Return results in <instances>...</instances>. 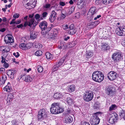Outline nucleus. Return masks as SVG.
I'll list each match as a JSON object with an SVG mask.
<instances>
[{"mask_svg":"<svg viewBox=\"0 0 125 125\" xmlns=\"http://www.w3.org/2000/svg\"><path fill=\"white\" fill-rule=\"evenodd\" d=\"M50 109L51 113L55 114L62 113L64 111L63 108L60 107V104L58 103H52Z\"/></svg>","mask_w":125,"mask_h":125,"instance_id":"obj_1","label":"nucleus"},{"mask_svg":"<svg viewBox=\"0 0 125 125\" xmlns=\"http://www.w3.org/2000/svg\"><path fill=\"white\" fill-rule=\"evenodd\" d=\"M47 23L45 21H43L40 23L39 26L42 30V34L45 35L51 30V28L48 27Z\"/></svg>","mask_w":125,"mask_h":125,"instance_id":"obj_2","label":"nucleus"},{"mask_svg":"<svg viewBox=\"0 0 125 125\" xmlns=\"http://www.w3.org/2000/svg\"><path fill=\"white\" fill-rule=\"evenodd\" d=\"M93 79L96 82H100L104 79V76L102 72L96 71L93 72L92 75Z\"/></svg>","mask_w":125,"mask_h":125,"instance_id":"obj_3","label":"nucleus"},{"mask_svg":"<svg viewBox=\"0 0 125 125\" xmlns=\"http://www.w3.org/2000/svg\"><path fill=\"white\" fill-rule=\"evenodd\" d=\"M33 14L30 15H29V21H26L25 22L24 24L25 27H26L27 25H28L30 27H31L32 25H33V26H34V27L36 26L37 25V24L35 23H34V22L35 19L34 18H33Z\"/></svg>","mask_w":125,"mask_h":125,"instance_id":"obj_4","label":"nucleus"},{"mask_svg":"<svg viewBox=\"0 0 125 125\" xmlns=\"http://www.w3.org/2000/svg\"><path fill=\"white\" fill-rule=\"evenodd\" d=\"M98 112L96 113L91 118L90 123L92 125H95L98 124L100 121V119L98 116L97 115Z\"/></svg>","mask_w":125,"mask_h":125,"instance_id":"obj_5","label":"nucleus"},{"mask_svg":"<svg viewBox=\"0 0 125 125\" xmlns=\"http://www.w3.org/2000/svg\"><path fill=\"white\" fill-rule=\"evenodd\" d=\"M97 12V10L95 7H92L87 14L88 17H91V19L93 20V17L96 16Z\"/></svg>","mask_w":125,"mask_h":125,"instance_id":"obj_6","label":"nucleus"},{"mask_svg":"<svg viewBox=\"0 0 125 125\" xmlns=\"http://www.w3.org/2000/svg\"><path fill=\"white\" fill-rule=\"evenodd\" d=\"M115 88L111 86H107L105 89V93L107 95L112 96L115 93Z\"/></svg>","mask_w":125,"mask_h":125,"instance_id":"obj_7","label":"nucleus"},{"mask_svg":"<svg viewBox=\"0 0 125 125\" xmlns=\"http://www.w3.org/2000/svg\"><path fill=\"white\" fill-rule=\"evenodd\" d=\"M115 32L118 35H125V26L120 27L117 28L116 29Z\"/></svg>","mask_w":125,"mask_h":125,"instance_id":"obj_8","label":"nucleus"},{"mask_svg":"<svg viewBox=\"0 0 125 125\" xmlns=\"http://www.w3.org/2000/svg\"><path fill=\"white\" fill-rule=\"evenodd\" d=\"M112 58L115 61H121L123 59V56L121 53L117 52L113 54Z\"/></svg>","mask_w":125,"mask_h":125,"instance_id":"obj_9","label":"nucleus"},{"mask_svg":"<svg viewBox=\"0 0 125 125\" xmlns=\"http://www.w3.org/2000/svg\"><path fill=\"white\" fill-rule=\"evenodd\" d=\"M46 112L45 109H41L38 112V118L39 120H42L45 118L46 116Z\"/></svg>","mask_w":125,"mask_h":125,"instance_id":"obj_10","label":"nucleus"},{"mask_svg":"<svg viewBox=\"0 0 125 125\" xmlns=\"http://www.w3.org/2000/svg\"><path fill=\"white\" fill-rule=\"evenodd\" d=\"M94 95L93 93L91 91L86 92L84 96L83 99L86 101L89 102L91 101L93 98Z\"/></svg>","mask_w":125,"mask_h":125,"instance_id":"obj_11","label":"nucleus"},{"mask_svg":"<svg viewBox=\"0 0 125 125\" xmlns=\"http://www.w3.org/2000/svg\"><path fill=\"white\" fill-rule=\"evenodd\" d=\"M117 74L113 71L109 72L107 75V77L108 79L111 81H113L116 79L118 76Z\"/></svg>","mask_w":125,"mask_h":125,"instance_id":"obj_12","label":"nucleus"},{"mask_svg":"<svg viewBox=\"0 0 125 125\" xmlns=\"http://www.w3.org/2000/svg\"><path fill=\"white\" fill-rule=\"evenodd\" d=\"M12 36L10 34H7L4 38V41L6 43L13 42L14 40L12 39Z\"/></svg>","mask_w":125,"mask_h":125,"instance_id":"obj_13","label":"nucleus"},{"mask_svg":"<svg viewBox=\"0 0 125 125\" xmlns=\"http://www.w3.org/2000/svg\"><path fill=\"white\" fill-rule=\"evenodd\" d=\"M17 73V71L16 70H10L8 71L7 74L11 79H14V77L16 75Z\"/></svg>","mask_w":125,"mask_h":125,"instance_id":"obj_14","label":"nucleus"},{"mask_svg":"<svg viewBox=\"0 0 125 125\" xmlns=\"http://www.w3.org/2000/svg\"><path fill=\"white\" fill-rule=\"evenodd\" d=\"M66 97L65 98L66 102L69 105H71L73 102V100L70 98L71 95L69 94H66Z\"/></svg>","mask_w":125,"mask_h":125,"instance_id":"obj_15","label":"nucleus"},{"mask_svg":"<svg viewBox=\"0 0 125 125\" xmlns=\"http://www.w3.org/2000/svg\"><path fill=\"white\" fill-rule=\"evenodd\" d=\"M74 10V8L73 7L70 8H66L65 9L66 15H69L71 14Z\"/></svg>","mask_w":125,"mask_h":125,"instance_id":"obj_16","label":"nucleus"},{"mask_svg":"<svg viewBox=\"0 0 125 125\" xmlns=\"http://www.w3.org/2000/svg\"><path fill=\"white\" fill-rule=\"evenodd\" d=\"M73 121L72 117L68 115H66L65 117V122L66 123H71Z\"/></svg>","mask_w":125,"mask_h":125,"instance_id":"obj_17","label":"nucleus"},{"mask_svg":"<svg viewBox=\"0 0 125 125\" xmlns=\"http://www.w3.org/2000/svg\"><path fill=\"white\" fill-rule=\"evenodd\" d=\"M4 91L8 92H10L12 88L9 82H8L7 85L4 87Z\"/></svg>","mask_w":125,"mask_h":125,"instance_id":"obj_18","label":"nucleus"},{"mask_svg":"<svg viewBox=\"0 0 125 125\" xmlns=\"http://www.w3.org/2000/svg\"><path fill=\"white\" fill-rule=\"evenodd\" d=\"M68 91L70 93L73 92L75 91V86L73 85H71L68 86L67 87Z\"/></svg>","mask_w":125,"mask_h":125,"instance_id":"obj_19","label":"nucleus"},{"mask_svg":"<svg viewBox=\"0 0 125 125\" xmlns=\"http://www.w3.org/2000/svg\"><path fill=\"white\" fill-rule=\"evenodd\" d=\"M66 58V57L64 56L56 64L58 65L59 66L58 67H59L60 66H62L63 65V62Z\"/></svg>","mask_w":125,"mask_h":125,"instance_id":"obj_20","label":"nucleus"},{"mask_svg":"<svg viewBox=\"0 0 125 125\" xmlns=\"http://www.w3.org/2000/svg\"><path fill=\"white\" fill-rule=\"evenodd\" d=\"M23 78L26 82H30L32 81V78L29 75H26L23 77Z\"/></svg>","mask_w":125,"mask_h":125,"instance_id":"obj_21","label":"nucleus"},{"mask_svg":"<svg viewBox=\"0 0 125 125\" xmlns=\"http://www.w3.org/2000/svg\"><path fill=\"white\" fill-rule=\"evenodd\" d=\"M37 33L33 31H31L30 32V38L32 39H35L36 37Z\"/></svg>","mask_w":125,"mask_h":125,"instance_id":"obj_22","label":"nucleus"},{"mask_svg":"<svg viewBox=\"0 0 125 125\" xmlns=\"http://www.w3.org/2000/svg\"><path fill=\"white\" fill-rule=\"evenodd\" d=\"M93 53L92 51H87L86 54V56L87 58H89L93 55Z\"/></svg>","mask_w":125,"mask_h":125,"instance_id":"obj_23","label":"nucleus"},{"mask_svg":"<svg viewBox=\"0 0 125 125\" xmlns=\"http://www.w3.org/2000/svg\"><path fill=\"white\" fill-rule=\"evenodd\" d=\"M120 116L124 119H125V110L123 109L121 110L119 113Z\"/></svg>","mask_w":125,"mask_h":125,"instance_id":"obj_24","label":"nucleus"},{"mask_svg":"<svg viewBox=\"0 0 125 125\" xmlns=\"http://www.w3.org/2000/svg\"><path fill=\"white\" fill-rule=\"evenodd\" d=\"M110 117L113 118L116 121L118 118L117 115L115 113L112 114L111 115H110Z\"/></svg>","mask_w":125,"mask_h":125,"instance_id":"obj_25","label":"nucleus"},{"mask_svg":"<svg viewBox=\"0 0 125 125\" xmlns=\"http://www.w3.org/2000/svg\"><path fill=\"white\" fill-rule=\"evenodd\" d=\"M62 97V96L61 94L58 93L54 94L53 96V98L57 99H60Z\"/></svg>","mask_w":125,"mask_h":125,"instance_id":"obj_26","label":"nucleus"},{"mask_svg":"<svg viewBox=\"0 0 125 125\" xmlns=\"http://www.w3.org/2000/svg\"><path fill=\"white\" fill-rule=\"evenodd\" d=\"M68 31V33L70 34L73 35L75 33L76 31L75 29H73L72 30H67Z\"/></svg>","mask_w":125,"mask_h":125,"instance_id":"obj_27","label":"nucleus"},{"mask_svg":"<svg viewBox=\"0 0 125 125\" xmlns=\"http://www.w3.org/2000/svg\"><path fill=\"white\" fill-rule=\"evenodd\" d=\"M26 8L28 9H31L32 8H33L34 7V6L33 7L32 6V4L29 2L27 3L26 4Z\"/></svg>","mask_w":125,"mask_h":125,"instance_id":"obj_28","label":"nucleus"},{"mask_svg":"<svg viewBox=\"0 0 125 125\" xmlns=\"http://www.w3.org/2000/svg\"><path fill=\"white\" fill-rule=\"evenodd\" d=\"M14 98V96L13 94H10L8 96V100L9 102L11 101Z\"/></svg>","mask_w":125,"mask_h":125,"instance_id":"obj_29","label":"nucleus"},{"mask_svg":"<svg viewBox=\"0 0 125 125\" xmlns=\"http://www.w3.org/2000/svg\"><path fill=\"white\" fill-rule=\"evenodd\" d=\"M46 58L48 59H51L52 58V55L49 52H46L45 54Z\"/></svg>","mask_w":125,"mask_h":125,"instance_id":"obj_30","label":"nucleus"},{"mask_svg":"<svg viewBox=\"0 0 125 125\" xmlns=\"http://www.w3.org/2000/svg\"><path fill=\"white\" fill-rule=\"evenodd\" d=\"M108 45L105 43L103 44L102 46V49L103 50H105L107 49L108 48Z\"/></svg>","mask_w":125,"mask_h":125,"instance_id":"obj_31","label":"nucleus"},{"mask_svg":"<svg viewBox=\"0 0 125 125\" xmlns=\"http://www.w3.org/2000/svg\"><path fill=\"white\" fill-rule=\"evenodd\" d=\"M113 0H102V3L105 5H107L112 2Z\"/></svg>","mask_w":125,"mask_h":125,"instance_id":"obj_32","label":"nucleus"},{"mask_svg":"<svg viewBox=\"0 0 125 125\" xmlns=\"http://www.w3.org/2000/svg\"><path fill=\"white\" fill-rule=\"evenodd\" d=\"M26 50L30 49L32 46V44L31 43H29L26 44Z\"/></svg>","mask_w":125,"mask_h":125,"instance_id":"obj_33","label":"nucleus"},{"mask_svg":"<svg viewBox=\"0 0 125 125\" xmlns=\"http://www.w3.org/2000/svg\"><path fill=\"white\" fill-rule=\"evenodd\" d=\"M100 103L98 102L95 103L94 106V109H97L99 108L100 106Z\"/></svg>","mask_w":125,"mask_h":125,"instance_id":"obj_34","label":"nucleus"},{"mask_svg":"<svg viewBox=\"0 0 125 125\" xmlns=\"http://www.w3.org/2000/svg\"><path fill=\"white\" fill-rule=\"evenodd\" d=\"M26 44L24 43H22L19 46V47L21 49L23 50H26Z\"/></svg>","mask_w":125,"mask_h":125,"instance_id":"obj_35","label":"nucleus"},{"mask_svg":"<svg viewBox=\"0 0 125 125\" xmlns=\"http://www.w3.org/2000/svg\"><path fill=\"white\" fill-rule=\"evenodd\" d=\"M37 68L38 71L40 73L42 72L43 70V68L42 67V66L40 65L37 66Z\"/></svg>","mask_w":125,"mask_h":125,"instance_id":"obj_36","label":"nucleus"},{"mask_svg":"<svg viewBox=\"0 0 125 125\" xmlns=\"http://www.w3.org/2000/svg\"><path fill=\"white\" fill-rule=\"evenodd\" d=\"M109 122L111 124L115 123L116 122V120H115L113 118L110 117V118L109 120Z\"/></svg>","mask_w":125,"mask_h":125,"instance_id":"obj_37","label":"nucleus"},{"mask_svg":"<svg viewBox=\"0 0 125 125\" xmlns=\"http://www.w3.org/2000/svg\"><path fill=\"white\" fill-rule=\"evenodd\" d=\"M116 109V106L115 104H113L109 107V110L110 111L115 110Z\"/></svg>","mask_w":125,"mask_h":125,"instance_id":"obj_38","label":"nucleus"},{"mask_svg":"<svg viewBox=\"0 0 125 125\" xmlns=\"http://www.w3.org/2000/svg\"><path fill=\"white\" fill-rule=\"evenodd\" d=\"M42 54V52L41 50L36 51L35 53V55L37 56H40Z\"/></svg>","mask_w":125,"mask_h":125,"instance_id":"obj_39","label":"nucleus"},{"mask_svg":"<svg viewBox=\"0 0 125 125\" xmlns=\"http://www.w3.org/2000/svg\"><path fill=\"white\" fill-rule=\"evenodd\" d=\"M48 13L47 12H44L42 13V16L41 17V19L42 20L43 19V18H45L46 17Z\"/></svg>","mask_w":125,"mask_h":125,"instance_id":"obj_40","label":"nucleus"},{"mask_svg":"<svg viewBox=\"0 0 125 125\" xmlns=\"http://www.w3.org/2000/svg\"><path fill=\"white\" fill-rule=\"evenodd\" d=\"M58 65H56V64L54 65L52 68V70L53 71H55L57 70L58 68H59L58 67Z\"/></svg>","mask_w":125,"mask_h":125,"instance_id":"obj_41","label":"nucleus"},{"mask_svg":"<svg viewBox=\"0 0 125 125\" xmlns=\"http://www.w3.org/2000/svg\"><path fill=\"white\" fill-rule=\"evenodd\" d=\"M55 18L54 17L52 16L51 15L49 19L50 21L51 22H52L54 21Z\"/></svg>","mask_w":125,"mask_h":125,"instance_id":"obj_42","label":"nucleus"},{"mask_svg":"<svg viewBox=\"0 0 125 125\" xmlns=\"http://www.w3.org/2000/svg\"><path fill=\"white\" fill-rule=\"evenodd\" d=\"M51 15L56 18V13L53 10L51 12Z\"/></svg>","mask_w":125,"mask_h":125,"instance_id":"obj_43","label":"nucleus"},{"mask_svg":"<svg viewBox=\"0 0 125 125\" xmlns=\"http://www.w3.org/2000/svg\"><path fill=\"white\" fill-rule=\"evenodd\" d=\"M81 125H90V124L88 122L83 121L81 123Z\"/></svg>","mask_w":125,"mask_h":125,"instance_id":"obj_44","label":"nucleus"},{"mask_svg":"<svg viewBox=\"0 0 125 125\" xmlns=\"http://www.w3.org/2000/svg\"><path fill=\"white\" fill-rule=\"evenodd\" d=\"M101 17V15H96V16L93 17L94 20H96L98 19H99Z\"/></svg>","mask_w":125,"mask_h":125,"instance_id":"obj_45","label":"nucleus"},{"mask_svg":"<svg viewBox=\"0 0 125 125\" xmlns=\"http://www.w3.org/2000/svg\"><path fill=\"white\" fill-rule=\"evenodd\" d=\"M10 50V49L8 47H7L5 49H4L3 50L2 52H3L4 53L5 52H8Z\"/></svg>","mask_w":125,"mask_h":125,"instance_id":"obj_46","label":"nucleus"},{"mask_svg":"<svg viewBox=\"0 0 125 125\" xmlns=\"http://www.w3.org/2000/svg\"><path fill=\"white\" fill-rule=\"evenodd\" d=\"M6 57H5V56H2L1 57V59L2 60L1 61V62L2 63H4L5 62H6Z\"/></svg>","mask_w":125,"mask_h":125,"instance_id":"obj_47","label":"nucleus"},{"mask_svg":"<svg viewBox=\"0 0 125 125\" xmlns=\"http://www.w3.org/2000/svg\"><path fill=\"white\" fill-rule=\"evenodd\" d=\"M74 25L73 24H72L69 27L68 30H72L73 29H75V28H74Z\"/></svg>","mask_w":125,"mask_h":125,"instance_id":"obj_48","label":"nucleus"},{"mask_svg":"<svg viewBox=\"0 0 125 125\" xmlns=\"http://www.w3.org/2000/svg\"><path fill=\"white\" fill-rule=\"evenodd\" d=\"M13 55L14 56H15L16 58H18L20 56V54L19 53L17 52L16 53H13Z\"/></svg>","mask_w":125,"mask_h":125,"instance_id":"obj_49","label":"nucleus"},{"mask_svg":"<svg viewBox=\"0 0 125 125\" xmlns=\"http://www.w3.org/2000/svg\"><path fill=\"white\" fill-rule=\"evenodd\" d=\"M35 18L36 20H39L40 18V15L38 14H36L35 15Z\"/></svg>","mask_w":125,"mask_h":125,"instance_id":"obj_50","label":"nucleus"},{"mask_svg":"<svg viewBox=\"0 0 125 125\" xmlns=\"http://www.w3.org/2000/svg\"><path fill=\"white\" fill-rule=\"evenodd\" d=\"M19 16V14L16 13L15 14H14L13 15V17L15 19L16 18H18Z\"/></svg>","mask_w":125,"mask_h":125,"instance_id":"obj_51","label":"nucleus"},{"mask_svg":"<svg viewBox=\"0 0 125 125\" xmlns=\"http://www.w3.org/2000/svg\"><path fill=\"white\" fill-rule=\"evenodd\" d=\"M62 27L64 30H67V29H68V26L67 24H66L65 25L63 26Z\"/></svg>","mask_w":125,"mask_h":125,"instance_id":"obj_52","label":"nucleus"},{"mask_svg":"<svg viewBox=\"0 0 125 125\" xmlns=\"http://www.w3.org/2000/svg\"><path fill=\"white\" fill-rule=\"evenodd\" d=\"M3 66L5 68H7L9 66V65L8 63L6 62L3 63Z\"/></svg>","mask_w":125,"mask_h":125,"instance_id":"obj_53","label":"nucleus"},{"mask_svg":"<svg viewBox=\"0 0 125 125\" xmlns=\"http://www.w3.org/2000/svg\"><path fill=\"white\" fill-rule=\"evenodd\" d=\"M12 125H18V122L15 120H14L12 121Z\"/></svg>","mask_w":125,"mask_h":125,"instance_id":"obj_54","label":"nucleus"},{"mask_svg":"<svg viewBox=\"0 0 125 125\" xmlns=\"http://www.w3.org/2000/svg\"><path fill=\"white\" fill-rule=\"evenodd\" d=\"M65 17V16L64 14H62L61 15V19H63Z\"/></svg>","mask_w":125,"mask_h":125,"instance_id":"obj_55","label":"nucleus"},{"mask_svg":"<svg viewBox=\"0 0 125 125\" xmlns=\"http://www.w3.org/2000/svg\"><path fill=\"white\" fill-rule=\"evenodd\" d=\"M5 71V69L3 68H0V73H2L4 72Z\"/></svg>","mask_w":125,"mask_h":125,"instance_id":"obj_56","label":"nucleus"},{"mask_svg":"<svg viewBox=\"0 0 125 125\" xmlns=\"http://www.w3.org/2000/svg\"><path fill=\"white\" fill-rule=\"evenodd\" d=\"M59 5L62 6H64L65 5V4L64 2L61 1L59 3Z\"/></svg>","mask_w":125,"mask_h":125,"instance_id":"obj_57","label":"nucleus"},{"mask_svg":"<svg viewBox=\"0 0 125 125\" xmlns=\"http://www.w3.org/2000/svg\"><path fill=\"white\" fill-rule=\"evenodd\" d=\"M15 20V19H12L10 23V24H15L16 23V21H14Z\"/></svg>","mask_w":125,"mask_h":125,"instance_id":"obj_58","label":"nucleus"},{"mask_svg":"<svg viewBox=\"0 0 125 125\" xmlns=\"http://www.w3.org/2000/svg\"><path fill=\"white\" fill-rule=\"evenodd\" d=\"M80 13L79 12L76 13V14L75 17L77 18H79L80 16Z\"/></svg>","mask_w":125,"mask_h":125,"instance_id":"obj_59","label":"nucleus"},{"mask_svg":"<svg viewBox=\"0 0 125 125\" xmlns=\"http://www.w3.org/2000/svg\"><path fill=\"white\" fill-rule=\"evenodd\" d=\"M83 0H78L77 4L79 5L83 1Z\"/></svg>","mask_w":125,"mask_h":125,"instance_id":"obj_60","label":"nucleus"},{"mask_svg":"<svg viewBox=\"0 0 125 125\" xmlns=\"http://www.w3.org/2000/svg\"><path fill=\"white\" fill-rule=\"evenodd\" d=\"M94 23L95 24V25H97L99 23L100 21H94Z\"/></svg>","mask_w":125,"mask_h":125,"instance_id":"obj_61","label":"nucleus"},{"mask_svg":"<svg viewBox=\"0 0 125 125\" xmlns=\"http://www.w3.org/2000/svg\"><path fill=\"white\" fill-rule=\"evenodd\" d=\"M23 27V25L22 24H21L17 26V28H22Z\"/></svg>","mask_w":125,"mask_h":125,"instance_id":"obj_62","label":"nucleus"},{"mask_svg":"<svg viewBox=\"0 0 125 125\" xmlns=\"http://www.w3.org/2000/svg\"><path fill=\"white\" fill-rule=\"evenodd\" d=\"M50 5L49 4H47L45 6V7L46 8H48L50 7Z\"/></svg>","mask_w":125,"mask_h":125,"instance_id":"obj_63","label":"nucleus"},{"mask_svg":"<svg viewBox=\"0 0 125 125\" xmlns=\"http://www.w3.org/2000/svg\"><path fill=\"white\" fill-rule=\"evenodd\" d=\"M2 80L4 81H5L6 80V79L7 78L6 76L5 75H4L2 76Z\"/></svg>","mask_w":125,"mask_h":125,"instance_id":"obj_64","label":"nucleus"}]
</instances>
